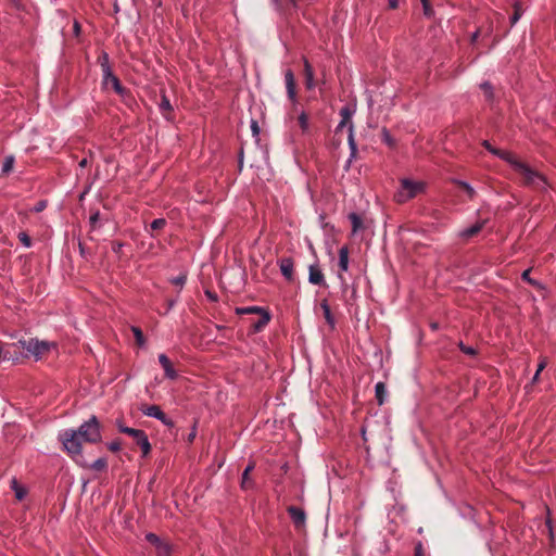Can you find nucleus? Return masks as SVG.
Returning a JSON list of instances; mask_svg holds the SVG:
<instances>
[{
	"mask_svg": "<svg viewBox=\"0 0 556 556\" xmlns=\"http://www.w3.org/2000/svg\"><path fill=\"white\" fill-rule=\"evenodd\" d=\"M480 88L488 101H492L494 99V89L490 81H483L480 84Z\"/></svg>",
	"mask_w": 556,
	"mask_h": 556,
	"instance_id": "nucleus-30",
	"label": "nucleus"
},
{
	"mask_svg": "<svg viewBox=\"0 0 556 556\" xmlns=\"http://www.w3.org/2000/svg\"><path fill=\"white\" fill-rule=\"evenodd\" d=\"M21 346L39 359L45 353L49 352L54 346L53 343L48 341H39L37 339H30L28 341H18Z\"/></svg>",
	"mask_w": 556,
	"mask_h": 556,
	"instance_id": "nucleus-4",
	"label": "nucleus"
},
{
	"mask_svg": "<svg viewBox=\"0 0 556 556\" xmlns=\"http://www.w3.org/2000/svg\"><path fill=\"white\" fill-rule=\"evenodd\" d=\"M206 298L212 301V302H217L218 301V295L214 292V291H211L208 289H206L204 291Z\"/></svg>",
	"mask_w": 556,
	"mask_h": 556,
	"instance_id": "nucleus-50",
	"label": "nucleus"
},
{
	"mask_svg": "<svg viewBox=\"0 0 556 556\" xmlns=\"http://www.w3.org/2000/svg\"><path fill=\"white\" fill-rule=\"evenodd\" d=\"M281 275L289 282L294 280V261L292 257H281L277 262Z\"/></svg>",
	"mask_w": 556,
	"mask_h": 556,
	"instance_id": "nucleus-10",
	"label": "nucleus"
},
{
	"mask_svg": "<svg viewBox=\"0 0 556 556\" xmlns=\"http://www.w3.org/2000/svg\"><path fill=\"white\" fill-rule=\"evenodd\" d=\"M493 31V26H492V23H490L488 29L485 30L484 33V36H490Z\"/></svg>",
	"mask_w": 556,
	"mask_h": 556,
	"instance_id": "nucleus-58",
	"label": "nucleus"
},
{
	"mask_svg": "<svg viewBox=\"0 0 556 556\" xmlns=\"http://www.w3.org/2000/svg\"><path fill=\"white\" fill-rule=\"evenodd\" d=\"M195 435H197V422H194V425L191 429V432L188 434V438H187L188 443H192Z\"/></svg>",
	"mask_w": 556,
	"mask_h": 556,
	"instance_id": "nucleus-51",
	"label": "nucleus"
},
{
	"mask_svg": "<svg viewBox=\"0 0 556 556\" xmlns=\"http://www.w3.org/2000/svg\"><path fill=\"white\" fill-rule=\"evenodd\" d=\"M289 517L296 530H303L306 526V513L302 507L289 506L287 508Z\"/></svg>",
	"mask_w": 556,
	"mask_h": 556,
	"instance_id": "nucleus-8",
	"label": "nucleus"
},
{
	"mask_svg": "<svg viewBox=\"0 0 556 556\" xmlns=\"http://www.w3.org/2000/svg\"><path fill=\"white\" fill-rule=\"evenodd\" d=\"M338 266L340 268V273L338 274V278L342 285L345 283V279L342 275V271H346L349 269V248L343 245L339 249V263Z\"/></svg>",
	"mask_w": 556,
	"mask_h": 556,
	"instance_id": "nucleus-13",
	"label": "nucleus"
},
{
	"mask_svg": "<svg viewBox=\"0 0 556 556\" xmlns=\"http://www.w3.org/2000/svg\"><path fill=\"white\" fill-rule=\"evenodd\" d=\"M480 36V29L478 28L476 31H473L470 36V42L473 45L477 42L478 38Z\"/></svg>",
	"mask_w": 556,
	"mask_h": 556,
	"instance_id": "nucleus-52",
	"label": "nucleus"
},
{
	"mask_svg": "<svg viewBox=\"0 0 556 556\" xmlns=\"http://www.w3.org/2000/svg\"><path fill=\"white\" fill-rule=\"evenodd\" d=\"M14 163H15L14 155H12V154L11 155H7L4 161H3L1 173L3 175L10 174L12 172V169H13Z\"/></svg>",
	"mask_w": 556,
	"mask_h": 556,
	"instance_id": "nucleus-29",
	"label": "nucleus"
},
{
	"mask_svg": "<svg viewBox=\"0 0 556 556\" xmlns=\"http://www.w3.org/2000/svg\"><path fill=\"white\" fill-rule=\"evenodd\" d=\"M255 468V463L254 462H250L248 464V466L245 467V469L243 470L242 472V477H241V489L242 490H250V489H253L254 488V482L253 480L250 478V472Z\"/></svg>",
	"mask_w": 556,
	"mask_h": 556,
	"instance_id": "nucleus-18",
	"label": "nucleus"
},
{
	"mask_svg": "<svg viewBox=\"0 0 556 556\" xmlns=\"http://www.w3.org/2000/svg\"><path fill=\"white\" fill-rule=\"evenodd\" d=\"M47 201L46 200H40L38 201L35 206L31 208V212H35V213H40L42 212L46 207H47Z\"/></svg>",
	"mask_w": 556,
	"mask_h": 556,
	"instance_id": "nucleus-45",
	"label": "nucleus"
},
{
	"mask_svg": "<svg viewBox=\"0 0 556 556\" xmlns=\"http://www.w3.org/2000/svg\"><path fill=\"white\" fill-rule=\"evenodd\" d=\"M73 30H74L75 36H79V34H80V24L78 23V21L74 22Z\"/></svg>",
	"mask_w": 556,
	"mask_h": 556,
	"instance_id": "nucleus-54",
	"label": "nucleus"
},
{
	"mask_svg": "<svg viewBox=\"0 0 556 556\" xmlns=\"http://www.w3.org/2000/svg\"><path fill=\"white\" fill-rule=\"evenodd\" d=\"M63 450L79 466H87L83 456L81 441L96 444L102 441L101 424L96 415H91L78 429H66L59 433Z\"/></svg>",
	"mask_w": 556,
	"mask_h": 556,
	"instance_id": "nucleus-1",
	"label": "nucleus"
},
{
	"mask_svg": "<svg viewBox=\"0 0 556 556\" xmlns=\"http://www.w3.org/2000/svg\"><path fill=\"white\" fill-rule=\"evenodd\" d=\"M293 5H296V0H289Z\"/></svg>",
	"mask_w": 556,
	"mask_h": 556,
	"instance_id": "nucleus-61",
	"label": "nucleus"
},
{
	"mask_svg": "<svg viewBox=\"0 0 556 556\" xmlns=\"http://www.w3.org/2000/svg\"><path fill=\"white\" fill-rule=\"evenodd\" d=\"M11 489L13 490L17 501H23L27 495V489L20 484L15 477L11 479Z\"/></svg>",
	"mask_w": 556,
	"mask_h": 556,
	"instance_id": "nucleus-21",
	"label": "nucleus"
},
{
	"mask_svg": "<svg viewBox=\"0 0 556 556\" xmlns=\"http://www.w3.org/2000/svg\"><path fill=\"white\" fill-rule=\"evenodd\" d=\"M348 217L352 224V235H356L365 230L366 227L364 224V219L359 214L351 212Z\"/></svg>",
	"mask_w": 556,
	"mask_h": 556,
	"instance_id": "nucleus-19",
	"label": "nucleus"
},
{
	"mask_svg": "<svg viewBox=\"0 0 556 556\" xmlns=\"http://www.w3.org/2000/svg\"><path fill=\"white\" fill-rule=\"evenodd\" d=\"M99 218H100V212L99 211H96L94 213H92L90 215L89 223H90L92 229L96 228V225H97V222L99 220Z\"/></svg>",
	"mask_w": 556,
	"mask_h": 556,
	"instance_id": "nucleus-48",
	"label": "nucleus"
},
{
	"mask_svg": "<svg viewBox=\"0 0 556 556\" xmlns=\"http://www.w3.org/2000/svg\"><path fill=\"white\" fill-rule=\"evenodd\" d=\"M251 130H252L253 136L257 139L260 136V132H261L257 121H255V119L251 121Z\"/></svg>",
	"mask_w": 556,
	"mask_h": 556,
	"instance_id": "nucleus-47",
	"label": "nucleus"
},
{
	"mask_svg": "<svg viewBox=\"0 0 556 556\" xmlns=\"http://www.w3.org/2000/svg\"><path fill=\"white\" fill-rule=\"evenodd\" d=\"M161 113L167 117V114L173 112V105L165 93L162 94L161 102L159 104Z\"/></svg>",
	"mask_w": 556,
	"mask_h": 556,
	"instance_id": "nucleus-26",
	"label": "nucleus"
},
{
	"mask_svg": "<svg viewBox=\"0 0 556 556\" xmlns=\"http://www.w3.org/2000/svg\"><path fill=\"white\" fill-rule=\"evenodd\" d=\"M546 366V362L545 361H542L539 366H538V369L536 371L541 372Z\"/></svg>",
	"mask_w": 556,
	"mask_h": 556,
	"instance_id": "nucleus-57",
	"label": "nucleus"
},
{
	"mask_svg": "<svg viewBox=\"0 0 556 556\" xmlns=\"http://www.w3.org/2000/svg\"><path fill=\"white\" fill-rule=\"evenodd\" d=\"M414 556H427L421 541L415 544Z\"/></svg>",
	"mask_w": 556,
	"mask_h": 556,
	"instance_id": "nucleus-43",
	"label": "nucleus"
},
{
	"mask_svg": "<svg viewBox=\"0 0 556 556\" xmlns=\"http://www.w3.org/2000/svg\"><path fill=\"white\" fill-rule=\"evenodd\" d=\"M155 552H156L157 556H170V554H172V545L169 543L163 541V543H161L155 548Z\"/></svg>",
	"mask_w": 556,
	"mask_h": 556,
	"instance_id": "nucleus-31",
	"label": "nucleus"
},
{
	"mask_svg": "<svg viewBox=\"0 0 556 556\" xmlns=\"http://www.w3.org/2000/svg\"><path fill=\"white\" fill-rule=\"evenodd\" d=\"M84 468H89L94 471H103L108 468V460L105 457H100L96 459L92 464H88L87 466H83Z\"/></svg>",
	"mask_w": 556,
	"mask_h": 556,
	"instance_id": "nucleus-25",
	"label": "nucleus"
},
{
	"mask_svg": "<svg viewBox=\"0 0 556 556\" xmlns=\"http://www.w3.org/2000/svg\"><path fill=\"white\" fill-rule=\"evenodd\" d=\"M458 348L466 355L476 356L478 353L475 348L465 345L463 341L458 343Z\"/></svg>",
	"mask_w": 556,
	"mask_h": 556,
	"instance_id": "nucleus-38",
	"label": "nucleus"
},
{
	"mask_svg": "<svg viewBox=\"0 0 556 556\" xmlns=\"http://www.w3.org/2000/svg\"><path fill=\"white\" fill-rule=\"evenodd\" d=\"M530 273H531V269L528 268L526 269L522 274H521V279L528 283H530L531 286H534V287H538V288H542V285L538 281V280H534L530 277Z\"/></svg>",
	"mask_w": 556,
	"mask_h": 556,
	"instance_id": "nucleus-34",
	"label": "nucleus"
},
{
	"mask_svg": "<svg viewBox=\"0 0 556 556\" xmlns=\"http://www.w3.org/2000/svg\"><path fill=\"white\" fill-rule=\"evenodd\" d=\"M121 441L119 440H114V441H111L106 444L108 448L111 451V452H118L121 451Z\"/></svg>",
	"mask_w": 556,
	"mask_h": 556,
	"instance_id": "nucleus-44",
	"label": "nucleus"
},
{
	"mask_svg": "<svg viewBox=\"0 0 556 556\" xmlns=\"http://www.w3.org/2000/svg\"><path fill=\"white\" fill-rule=\"evenodd\" d=\"M268 311L267 308L261 307V306H245V307H237L236 314L237 315H249V314H257L261 315L264 312Z\"/></svg>",
	"mask_w": 556,
	"mask_h": 556,
	"instance_id": "nucleus-23",
	"label": "nucleus"
},
{
	"mask_svg": "<svg viewBox=\"0 0 556 556\" xmlns=\"http://www.w3.org/2000/svg\"><path fill=\"white\" fill-rule=\"evenodd\" d=\"M123 433L128 434L131 437L135 442L139 445L142 452V456L146 457L151 452V444L149 442V438L147 433L141 429H135V428H126L123 429Z\"/></svg>",
	"mask_w": 556,
	"mask_h": 556,
	"instance_id": "nucleus-5",
	"label": "nucleus"
},
{
	"mask_svg": "<svg viewBox=\"0 0 556 556\" xmlns=\"http://www.w3.org/2000/svg\"><path fill=\"white\" fill-rule=\"evenodd\" d=\"M167 222L165 218H156L154 219L150 227L152 230H159V229H163L165 226H166Z\"/></svg>",
	"mask_w": 556,
	"mask_h": 556,
	"instance_id": "nucleus-40",
	"label": "nucleus"
},
{
	"mask_svg": "<svg viewBox=\"0 0 556 556\" xmlns=\"http://www.w3.org/2000/svg\"><path fill=\"white\" fill-rule=\"evenodd\" d=\"M486 224V220L483 219V220H478L477 223H475L473 225H471L470 227H467L465 228L464 230H462L459 232V236L464 239H469L476 235H478L482 229L483 227L485 226Z\"/></svg>",
	"mask_w": 556,
	"mask_h": 556,
	"instance_id": "nucleus-17",
	"label": "nucleus"
},
{
	"mask_svg": "<svg viewBox=\"0 0 556 556\" xmlns=\"http://www.w3.org/2000/svg\"><path fill=\"white\" fill-rule=\"evenodd\" d=\"M507 164H509L510 167L522 177L523 186L546 190V177L530 167L527 163L521 162L515 154Z\"/></svg>",
	"mask_w": 556,
	"mask_h": 556,
	"instance_id": "nucleus-2",
	"label": "nucleus"
},
{
	"mask_svg": "<svg viewBox=\"0 0 556 556\" xmlns=\"http://www.w3.org/2000/svg\"><path fill=\"white\" fill-rule=\"evenodd\" d=\"M146 540L152 544L155 548L161 544L163 543V540L156 535L155 533L153 532H149L146 534Z\"/></svg>",
	"mask_w": 556,
	"mask_h": 556,
	"instance_id": "nucleus-35",
	"label": "nucleus"
},
{
	"mask_svg": "<svg viewBox=\"0 0 556 556\" xmlns=\"http://www.w3.org/2000/svg\"><path fill=\"white\" fill-rule=\"evenodd\" d=\"M17 238H18L20 242L25 248H30L31 247L33 242H31V239H30V237L28 236L27 232H25V231L18 232Z\"/></svg>",
	"mask_w": 556,
	"mask_h": 556,
	"instance_id": "nucleus-36",
	"label": "nucleus"
},
{
	"mask_svg": "<svg viewBox=\"0 0 556 556\" xmlns=\"http://www.w3.org/2000/svg\"><path fill=\"white\" fill-rule=\"evenodd\" d=\"M451 181L453 184L459 186L460 188H463L470 200L475 199L477 193H476V190L471 187L470 184H468L467 181L457 179V178H452Z\"/></svg>",
	"mask_w": 556,
	"mask_h": 556,
	"instance_id": "nucleus-24",
	"label": "nucleus"
},
{
	"mask_svg": "<svg viewBox=\"0 0 556 556\" xmlns=\"http://www.w3.org/2000/svg\"><path fill=\"white\" fill-rule=\"evenodd\" d=\"M540 374L539 371H535L533 378H532V383H535L538 380H539V377H540Z\"/></svg>",
	"mask_w": 556,
	"mask_h": 556,
	"instance_id": "nucleus-59",
	"label": "nucleus"
},
{
	"mask_svg": "<svg viewBox=\"0 0 556 556\" xmlns=\"http://www.w3.org/2000/svg\"><path fill=\"white\" fill-rule=\"evenodd\" d=\"M98 63L101 66L102 73H104V72L109 73V71L112 70L111 64H110L109 53L105 51H102L101 54L99 55Z\"/></svg>",
	"mask_w": 556,
	"mask_h": 556,
	"instance_id": "nucleus-27",
	"label": "nucleus"
},
{
	"mask_svg": "<svg viewBox=\"0 0 556 556\" xmlns=\"http://www.w3.org/2000/svg\"><path fill=\"white\" fill-rule=\"evenodd\" d=\"M271 315L269 311L264 312L260 315L258 320L251 324V333L261 332L270 321Z\"/></svg>",
	"mask_w": 556,
	"mask_h": 556,
	"instance_id": "nucleus-16",
	"label": "nucleus"
},
{
	"mask_svg": "<svg viewBox=\"0 0 556 556\" xmlns=\"http://www.w3.org/2000/svg\"><path fill=\"white\" fill-rule=\"evenodd\" d=\"M124 243L121 241L112 242V251L121 258L123 252Z\"/></svg>",
	"mask_w": 556,
	"mask_h": 556,
	"instance_id": "nucleus-42",
	"label": "nucleus"
},
{
	"mask_svg": "<svg viewBox=\"0 0 556 556\" xmlns=\"http://www.w3.org/2000/svg\"><path fill=\"white\" fill-rule=\"evenodd\" d=\"M320 308L323 309L324 317L331 329L336 327V318L331 313L330 305L326 299L320 302Z\"/></svg>",
	"mask_w": 556,
	"mask_h": 556,
	"instance_id": "nucleus-20",
	"label": "nucleus"
},
{
	"mask_svg": "<svg viewBox=\"0 0 556 556\" xmlns=\"http://www.w3.org/2000/svg\"><path fill=\"white\" fill-rule=\"evenodd\" d=\"M388 5L390 9L395 10L399 7V1L397 0H388Z\"/></svg>",
	"mask_w": 556,
	"mask_h": 556,
	"instance_id": "nucleus-56",
	"label": "nucleus"
},
{
	"mask_svg": "<svg viewBox=\"0 0 556 556\" xmlns=\"http://www.w3.org/2000/svg\"><path fill=\"white\" fill-rule=\"evenodd\" d=\"M426 189L424 181H415L408 178L401 180V187L395 193L394 198L397 203H405L417 194L422 193Z\"/></svg>",
	"mask_w": 556,
	"mask_h": 556,
	"instance_id": "nucleus-3",
	"label": "nucleus"
},
{
	"mask_svg": "<svg viewBox=\"0 0 556 556\" xmlns=\"http://www.w3.org/2000/svg\"><path fill=\"white\" fill-rule=\"evenodd\" d=\"M187 281V275L186 274H180L179 276L177 277H174L170 279V282L175 286H179L180 288L184 287V285L186 283Z\"/></svg>",
	"mask_w": 556,
	"mask_h": 556,
	"instance_id": "nucleus-41",
	"label": "nucleus"
},
{
	"mask_svg": "<svg viewBox=\"0 0 556 556\" xmlns=\"http://www.w3.org/2000/svg\"><path fill=\"white\" fill-rule=\"evenodd\" d=\"M308 282L314 286H326L325 276L318 262L308 266Z\"/></svg>",
	"mask_w": 556,
	"mask_h": 556,
	"instance_id": "nucleus-11",
	"label": "nucleus"
},
{
	"mask_svg": "<svg viewBox=\"0 0 556 556\" xmlns=\"http://www.w3.org/2000/svg\"><path fill=\"white\" fill-rule=\"evenodd\" d=\"M285 84H286V90H287V97L289 101L293 104H298V94H296V83L294 73L292 70H287L285 72Z\"/></svg>",
	"mask_w": 556,
	"mask_h": 556,
	"instance_id": "nucleus-9",
	"label": "nucleus"
},
{
	"mask_svg": "<svg viewBox=\"0 0 556 556\" xmlns=\"http://www.w3.org/2000/svg\"><path fill=\"white\" fill-rule=\"evenodd\" d=\"M87 164H88L87 159H83V160L79 162V166H80V167H86V166H87Z\"/></svg>",
	"mask_w": 556,
	"mask_h": 556,
	"instance_id": "nucleus-60",
	"label": "nucleus"
},
{
	"mask_svg": "<svg viewBox=\"0 0 556 556\" xmlns=\"http://www.w3.org/2000/svg\"><path fill=\"white\" fill-rule=\"evenodd\" d=\"M431 328H432V329H437V328H438L437 324H432V325H431Z\"/></svg>",
	"mask_w": 556,
	"mask_h": 556,
	"instance_id": "nucleus-62",
	"label": "nucleus"
},
{
	"mask_svg": "<svg viewBox=\"0 0 556 556\" xmlns=\"http://www.w3.org/2000/svg\"><path fill=\"white\" fill-rule=\"evenodd\" d=\"M78 249H79V254L83 257H86V248H85V244L80 241L78 242Z\"/></svg>",
	"mask_w": 556,
	"mask_h": 556,
	"instance_id": "nucleus-55",
	"label": "nucleus"
},
{
	"mask_svg": "<svg viewBox=\"0 0 556 556\" xmlns=\"http://www.w3.org/2000/svg\"><path fill=\"white\" fill-rule=\"evenodd\" d=\"M381 135H382V140L386 144H388L389 147H394L395 141L392 138L390 131L386 127L382 128Z\"/></svg>",
	"mask_w": 556,
	"mask_h": 556,
	"instance_id": "nucleus-37",
	"label": "nucleus"
},
{
	"mask_svg": "<svg viewBox=\"0 0 556 556\" xmlns=\"http://www.w3.org/2000/svg\"><path fill=\"white\" fill-rule=\"evenodd\" d=\"M115 425L121 433H123V429L128 428L124 425L123 419H116Z\"/></svg>",
	"mask_w": 556,
	"mask_h": 556,
	"instance_id": "nucleus-53",
	"label": "nucleus"
},
{
	"mask_svg": "<svg viewBox=\"0 0 556 556\" xmlns=\"http://www.w3.org/2000/svg\"><path fill=\"white\" fill-rule=\"evenodd\" d=\"M340 113L343 116V118H342L341 123L339 124V127H342L346 123V121L350 118V111L348 108H342Z\"/></svg>",
	"mask_w": 556,
	"mask_h": 556,
	"instance_id": "nucleus-49",
	"label": "nucleus"
},
{
	"mask_svg": "<svg viewBox=\"0 0 556 556\" xmlns=\"http://www.w3.org/2000/svg\"><path fill=\"white\" fill-rule=\"evenodd\" d=\"M159 363L161 364L162 368L164 369L165 377L175 380L178 377L177 371L174 369L173 364L170 359L165 354L159 355Z\"/></svg>",
	"mask_w": 556,
	"mask_h": 556,
	"instance_id": "nucleus-15",
	"label": "nucleus"
},
{
	"mask_svg": "<svg viewBox=\"0 0 556 556\" xmlns=\"http://www.w3.org/2000/svg\"><path fill=\"white\" fill-rule=\"evenodd\" d=\"M140 412L148 416L160 420L164 426L173 428L175 426L173 419H170L159 405H142Z\"/></svg>",
	"mask_w": 556,
	"mask_h": 556,
	"instance_id": "nucleus-6",
	"label": "nucleus"
},
{
	"mask_svg": "<svg viewBox=\"0 0 556 556\" xmlns=\"http://www.w3.org/2000/svg\"><path fill=\"white\" fill-rule=\"evenodd\" d=\"M130 330L134 333V337L136 339V343L138 344V346L144 348L146 346V338L143 336L142 330L137 326H131Z\"/></svg>",
	"mask_w": 556,
	"mask_h": 556,
	"instance_id": "nucleus-28",
	"label": "nucleus"
},
{
	"mask_svg": "<svg viewBox=\"0 0 556 556\" xmlns=\"http://www.w3.org/2000/svg\"><path fill=\"white\" fill-rule=\"evenodd\" d=\"M375 395L378 405H382L387 399V387L384 382H377L375 386Z\"/></svg>",
	"mask_w": 556,
	"mask_h": 556,
	"instance_id": "nucleus-22",
	"label": "nucleus"
},
{
	"mask_svg": "<svg viewBox=\"0 0 556 556\" xmlns=\"http://www.w3.org/2000/svg\"><path fill=\"white\" fill-rule=\"evenodd\" d=\"M514 9H515L514 14L510 16L511 25L516 24L519 21V18L521 17V9H520L519 2H516L514 4Z\"/></svg>",
	"mask_w": 556,
	"mask_h": 556,
	"instance_id": "nucleus-39",
	"label": "nucleus"
},
{
	"mask_svg": "<svg viewBox=\"0 0 556 556\" xmlns=\"http://www.w3.org/2000/svg\"><path fill=\"white\" fill-rule=\"evenodd\" d=\"M349 146H350V149H351V154H350V159L348 160L346 167L350 166L352 160L356 156V153H357V147H356V143L354 141L352 132L349 136Z\"/></svg>",
	"mask_w": 556,
	"mask_h": 556,
	"instance_id": "nucleus-33",
	"label": "nucleus"
},
{
	"mask_svg": "<svg viewBox=\"0 0 556 556\" xmlns=\"http://www.w3.org/2000/svg\"><path fill=\"white\" fill-rule=\"evenodd\" d=\"M102 85L103 87L111 86L113 90L121 97H125L129 93V91L122 85L119 78L113 73L112 70L102 73Z\"/></svg>",
	"mask_w": 556,
	"mask_h": 556,
	"instance_id": "nucleus-7",
	"label": "nucleus"
},
{
	"mask_svg": "<svg viewBox=\"0 0 556 556\" xmlns=\"http://www.w3.org/2000/svg\"><path fill=\"white\" fill-rule=\"evenodd\" d=\"M298 122H299V125L302 129L303 132H306L308 130V127H309V123H308V115L302 111L298 117Z\"/></svg>",
	"mask_w": 556,
	"mask_h": 556,
	"instance_id": "nucleus-32",
	"label": "nucleus"
},
{
	"mask_svg": "<svg viewBox=\"0 0 556 556\" xmlns=\"http://www.w3.org/2000/svg\"><path fill=\"white\" fill-rule=\"evenodd\" d=\"M302 62L305 78V88L307 90H313L317 86L313 66L306 56H302Z\"/></svg>",
	"mask_w": 556,
	"mask_h": 556,
	"instance_id": "nucleus-12",
	"label": "nucleus"
},
{
	"mask_svg": "<svg viewBox=\"0 0 556 556\" xmlns=\"http://www.w3.org/2000/svg\"><path fill=\"white\" fill-rule=\"evenodd\" d=\"M422 3L424 14L426 16H431L433 13V10L429 3V0H420Z\"/></svg>",
	"mask_w": 556,
	"mask_h": 556,
	"instance_id": "nucleus-46",
	"label": "nucleus"
},
{
	"mask_svg": "<svg viewBox=\"0 0 556 556\" xmlns=\"http://www.w3.org/2000/svg\"><path fill=\"white\" fill-rule=\"evenodd\" d=\"M482 146L493 155L508 163L510 159L514 156V153L507 150H502L493 147L490 141L483 140Z\"/></svg>",
	"mask_w": 556,
	"mask_h": 556,
	"instance_id": "nucleus-14",
	"label": "nucleus"
}]
</instances>
